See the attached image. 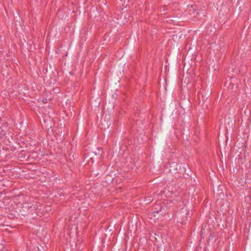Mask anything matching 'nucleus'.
I'll use <instances>...</instances> for the list:
<instances>
[{"label": "nucleus", "mask_w": 251, "mask_h": 251, "mask_svg": "<svg viewBox=\"0 0 251 251\" xmlns=\"http://www.w3.org/2000/svg\"><path fill=\"white\" fill-rule=\"evenodd\" d=\"M26 155L25 152L24 150L21 151L18 155V159L21 161H23L25 159L26 160Z\"/></svg>", "instance_id": "3"}, {"label": "nucleus", "mask_w": 251, "mask_h": 251, "mask_svg": "<svg viewBox=\"0 0 251 251\" xmlns=\"http://www.w3.org/2000/svg\"><path fill=\"white\" fill-rule=\"evenodd\" d=\"M190 214V211L188 207L185 205L183 208H181L179 213L178 214L180 220L178 221L179 223L182 225L185 224L188 221V216Z\"/></svg>", "instance_id": "2"}, {"label": "nucleus", "mask_w": 251, "mask_h": 251, "mask_svg": "<svg viewBox=\"0 0 251 251\" xmlns=\"http://www.w3.org/2000/svg\"><path fill=\"white\" fill-rule=\"evenodd\" d=\"M162 210V207H161V208H160V211H158V210H156V211H154L153 212L154 216H155V214H158L159 212H161V215H163V212H162V210Z\"/></svg>", "instance_id": "5"}, {"label": "nucleus", "mask_w": 251, "mask_h": 251, "mask_svg": "<svg viewBox=\"0 0 251 251\" xmlns=\"http://www.w3.org/2000/svg\"><path fill=\"white\" fill-rule=\"evenodd\" d=\"M170 165V172L172 175H176V177H181L184 176L185 173L186 169L185 166L186 165L182 164V163H177L176 162H172L169 164Z\"/></svg>", "instance_id": "1"}, {"label": "nucleus", "mask_w": 251, "mask_h": 251, "mask_svg": "<svg viewBox=\"0 0 251 251\" xmlns=\"http://www.w3.org/2000/svg\"><path fill=\"white\" fill-rule=\"evenodd\" d=\"M43 102L44 103H46L47 102V99L43 100Z\"/></svg>", "instance_id": "6"}, {"label": "nucleus", "mask_w": 251, "mask_h": 251, "mask_svg": "<svg viewBox=\"0 0 251 251\" xmlns=\"http://www.w3.org/2000/svg\"><path fill=\"white\" fill-rule=\"evenodd\" d=\"M95 155H97V154H99L100 153H101L102 152L101 149L100 148H98L97 149V151L92 152Z\"/></svg>", "instance_id": "4"}]
</instances>
